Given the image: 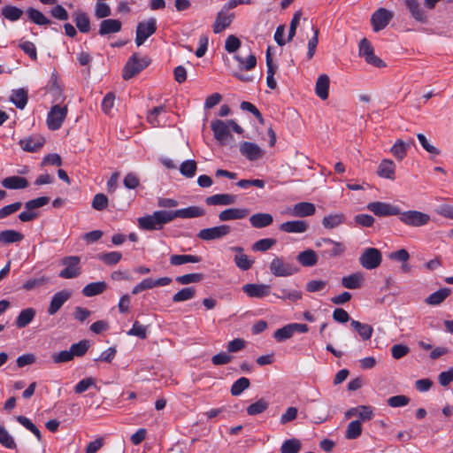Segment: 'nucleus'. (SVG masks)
Listing matches in <instances>:
<instances>
[{"label":"nucleus","instance_id":"43","mask_svg":"<svg viewBox=\"0 0 453 453\" xmlns=\"http://www.w3.org/2000/svg\"><path fill=\"white\" fill-rule=\"evenodd\" d=\"M26 12L30 21L36 25L44 26L50 24V20L35 8L29 7L27 9Z\"/></svg>","mask_w":453,"mask_h":453},{"label":"nucleus","instance_id":"23","mask_svg":"<svg viewBox=\"0 0 453 453\" xmlns=\"http://www.w3.org/2000/svg\"><path fill=\"white\" fill-rule=\"evenodd\" d=\"M44 142L42 136L35 134L20 140L19 145L26 151L35 152L43 146Z\"/></svg>","mask_w":453,"mask_h":453},{"label":"nucleus","instance_id":"5","mask_svg":"<svg viewBox=\"0 0 453 453\" xmlns=\"http://www.w3.org/2000/svg\"><path fill=\"white\" fill-rule=\"evenodd\" d=\"M315 246L318 248L325 247V249L321 251V254L322 256L327 257H340L346 250V247L342 242L334 241L330 238H321L317 240Z\"/></svg>","mask_w":453,"mask_h":453},{"label":"nucleus","instance_id":"21","mask_svg":"<svg viewBox=\"0 0 453 453\" xmlns=\"http://www.w3.org/2000/svg\"><path fill=\"white\" fill-rule=\"evenodd\" d=\"M227 11H226L224 8H222V10L218 12L217 14V17H216V19L214 21V24H213V32L215 34H219L221 33L222 31H224L226 27H228L234 18V13H226Z\"/></svg>","mask_w":453,"mask_h":453},{"label":"nucleus","instance_id":"42","mask_svg":"<svg viewBox=\"0 0 453 453\" xmlns=\"http://www.w3.org/2000/svg\"><path fill=\"white\" fill-rule=\"evenodd\" d=\"M24 235L15 230L8 229L0 232V243L11 244L22 241Z\"/></svg>","mask_w":453,"mask_h":453},{"label":"nucleus","instance_id":"37","mask_svg":"<svg viewBox=\"0 0 453 453\" xmlns=\"http://www.w3.org/2000/svg\"><path fill=\"white\" fill-rule=\"evenodd\" d=\"M296 260L303 266L311 267L318 263V256L314 250L309 249L300 252L296 257Z\"/></svg>","mask_w":453,"mask_h":453},{"label":"nucleus","instance_id":"46","mask_svg":"<svg viewBox=\"0 0 453 453\" xmlns=\"http://www.w3.org/2000/svg\"><path fill=\"white\" fill-rule=\"evenodd\" d=\"M201 257L196 255H172L170 257V264L172 265H181L187 263H199Z\"/></svg>","mask_w":453,"mask_h":453},{"label":"nucleus","instance_id":"36","mask_svg":"<svg viewBox=\"0 0 453 453\" xmlns=\"http://www.w3.org/2000/svg\"><path fill=\"white\" fill-rule=\"evenodd\" d=\"M395 165L392 160L384 159L378 167V174L380 177L394 180Z\"/></svg>","mask_w":453,"mask_h":453},{"label":"nucleus","instance_id":"39","mask_svg":"<svg viewBox=\"0 0 453 453\" xmlns=\"http://www.w3.org/2000/svg\"><path fill=\"white\" fill-rule=\"evenodd\" d=\"M106 288L107 285L104 281L91 282L86 285L81 292L83 296L91 297L102 294Z\"/></svg>","mask_w":453,"mask_h":453},{"label":"nucleus","instance_id":"24","mask_svg":"<svg viewBox=\"0 0 453 453\" xmlns=\"http://www.w3.org/2000/svg\"><path fill=\"white\" fill-rule=\"evenodd\" d=\"M122 23L119 19H107L100 22L98 34L105 36L111 34H116L121 30Z\"/></svg>","mask_w":453,"mask_h":453},{"label":"nucleus","instance_id":"18","mask_svg":"<svg viewBox=\"0 0 453 453\" xmlns=\"http://www.w3.org/2000/svg\"><path fill=\"white\" fill-rule=\"evenodd\" d=\"M240 153L250 161H255L264 156V150L256 143L243 142L240 144Z\"/></svg>","mask_w":453,"mask_h":453},{"label":"nucleus","instance_id":"58","mask_svg":"<svg viewBox=\"0 0 453 453\" xmlns=\"http://www.w3.org/2000/svg\"><path fill=\"white\" fill-rule=\"evenodd\" d=\"M275 244H276V240L273 238L260 239V240L257 241L252 245V250L253 251H262V252L267 251Z\"/></svg>","mask_w":453,"mask_h":453},{"label":"nucleus","instance_id":"14","mask_svg":"<svg viewBox=\"0 0 453 453\" xmlns=\"http://www.w3.org/2000/svg\"><path fill=\"white\" fill-rule=\"evenodd\" d=\"M67 114V107L54 105L47 117V124L50 130H58L62 126Z\"/></svg>","mask_w":453,"mask_h":453},{"label":"nucleus","instance_id":"30","mask_svg":"<svg viewBox=\"0 0 453 453\" xmlns=\"http://www.w3.org/2000/svg\"><path fill=\"white\" fill-rule=\"evenodd\" d=\"M165 112V107L163 105L154 107L148 113L147 119L153 127L163 126L166 122L165 117L163 116Z\"/></svg>","mask_w":453,"mask_h":453},{"label":"nucleus","instance_id":"40","mask_svg":"<svg viewBox=\"0 0 453 453\" xmlns=\"http://www.w3.org/2000/svg\"><path fill=\"white\" fill-rule=\"evenodd\" d=\"M345 222L343 213L329 214L323 218L322 226L326 229H333Z\"/></svg>","mask_w":453,"mask_h":453},{"label":"nucleus","instance_id":"4","mask_svg":"<svg viewBox=\"0 0 453 453\" xmlns=\"http://www.w3.org/2000/svg\"><path fill=\"white\" fill-rule=\"evenodd\" d=\"M150 64L147 58H139L136 53L133 54L123 69L124 80H129L140 72L144 70Z\"/></svg>","mask_w":453,"mask_h":453},{"label":"nucleus","instance_id":"32","mask_svg":"<svg viewBox=\"0 0 453 453\" xmlns=\"http://www.w3.org/2000/svg\"><path fill=\"white\" fill-rule=\"evenodd\" d=\"M273 218L270 213H256L250 217V223L255 228H263L272 225Z\"/></svg>","mask_w":453,"mask_h":453},{"label":"nucleus","instance_id":"56","mask_svg":"<svg viewBox=\"0 0 453 453\" xmlns=\"http://www.w3.org/2000/svg\"><path fill=\"white\" fill-rule=\"evenodd\" d=\"M234 59L240 64L242 69L247 71L255 68L257 65V58L256 56L253 54H250L246 58L239 55H235Z\"/></svg>","mask_w":453,"mask_h":453},{"label":"nucleus","instance_id":"49","mask_svg":"<svg viewBox=\"0 0 453 453\" xmlns=\"http://www.w3.org/2000/svg\"><path fill=\"white\" fill-rule=\"evenodd\" d=\"M269 406V403L264 399L260 398L254 403H251L247 408V413L250 416H255L263 413L265 411L267 410Z\"/></svg>","mask_w":453,"mask_h":453},{"label":"nucleus","instance_id":"16","mask_svg":"<svg viewBox=\"0 0 453 453\" xmlns=\"http://www.w3.org/2000/svg\"><path fill=\"white\" fill-rule=\"evenodd\" d=\"M172 282V279L169 277H162L157 280H152L151 278H147L138 283L134 287L132 293L134 295H137L142 291L150 289L156 287H163L167 286Z\"/></svg>","mask_w":453,"mask_h":453},{"label":"nucleus","instance_id":"9","mask_svg":"<svg viewBox=\"0 0 453 453\" xmlns=\"http://www.w3.org/2000/svg\"><path fill=\"white\" fill-rule=\"evenodd\" d=\"M359 56L363 57L367 64L375 67H384L386 65L383 60L374 54L373 48L366 38H363L359 42Z\"/></svg>","mask_w":453,"mask_h":453},{"label":"nucleus","instance_id":"34","mask_svg":"<svg viewBox=\"0 0 453 453\" xmlns=\"http://www.w3.org/2000/svg\"><path fill=\"white\" fill-rule=\"evenodd\" d=\"M231 250L237 252L234 256V262L239 269L246 271L252 266L253 261L243 253V249L242 247H233Z\"/></svg>","mask_w":453,"mask_h":453},{"label":"nucleus","instance_id":"31","mask_svg":"<svg viewBox=\"0 0 453 453\" xmlns=\"http://www.w3.org/2000/svg\"><path fill=\"white\" fill-rule=\"evenodd\" d=\"M1 184L4 188L8 189H23L28 187L27 180L18 175L4 179Z\"/></svg>","mask_w":453,"mask_h":453},{"label":"nucleus","instance_id":"44","mask_svg":"<svg viewBox=\"0 0 453 453\" xmlns=\"http://www.w3.org/2000/svg\"><path fill=\"white\" fill-rule=\"evenodd\" d=\"M74 22L77 28L81 33H88L90 30V20L87 13L83 12H76L74 14Z\"/></svg>","mask_w":453,"mask_h":453},{"label":"nucleus","instance_id":"62","mask_svg":"<svg viewBox=\"0 0 453 453\" xmlns=\"http://www.w3.org/2000/svg\"><path fill=\"white\" fill-rule=\"evenodd\" d=\"M293 333H292V330L290 328V326L289 324L284 326L283 327L281 328H279L277 329L274 334H273V337L274 339L279 342H284L286 340H288L290 339L292 336H293Z\"/></svg>","mask_w":453,"mask_h":453},{"label":"nucleus","instance_id":"6","mask_svg":"<svg viewBox=\"0 0 453 453\" xmlns=\"http://www.w3.org/2000/svg\"><path fill=\"white\" fill-rule=\"evenodd\" d=\"M81 258L78 256H68L62 259V265L65 266L58 273L63 279H74L81 273L80 266Z\"/></svg>","mask_w":453,"mask_h":453},{"label":"nucleus","instance_id":"63","mask_svg":"<svg viewBox=\"0 0 453 453\" xmlns=\"http://www.w3.org/2000/svg\"><path fill=\"white\" fill-rule=\"evenodd\" d=\"M240 47H241V41L237 36H235L234 35L227 36V38L226 39V42H225V50L228 53L235 52L236 50H239Z\"/></svg>","mask_w":453,"mask_h":453},{"label":"nucleus","instance_id":"17","mask_svg":"<svg viewBox=\"0 0 453 453\" xmlns=\"http://www.w3.org/2000/svg\"><path fill=\"white\" fill-rule=\"evenodd\" d=\"M71 292L66 289L55 293L50 300L47 311L48 314L50 316L56 314L64 305V303L71 298Z\"/></svg>","mask_w":453,"mask_h":453},{"label":"nucleus","instance_id":"47","mask_svg":"<svg viewBox=\"0 0 453 453\" xmlns=\"http://www.w3.org/2000/svg\"><path fill=\"white\" fill-rule=\"evenodd\" d=\"M449 294L450 290L449 288H441L431 294L426 298V303L430 305H439L449 296Z\"/></svg>","mask_w":453,"mask_h":453},{"label":"nucleus","instance_id":"52","mask_svg":"<svg viewBox=\"0 0 453 453\" xmlns=\"http://www.w3.org/2000/svg\"><path fill=\"white\" fill-rule=\"evenodd\" d=\"M362 434V426L360 420L351 421L346 430L345 437L349 440L357 439Z\"/></svg>","mask_w":453,"mask_h":453},{"label":"nucleus","instance_id":"54","mask_svg":"<svg viewBox=\"0 0 453 453\" xmlns=\"http://www.w3.org/2000/svg\"><path fill=\"white\" fill-rule=\"evenodd\" d=\"M301 449V442L296 438L286 440L281 447L280 453H298Z\"/></svg>","mask_w":453,"mask_h":453},{"label":"nucleus","instance_id":"11","mask_svg":"<svg viewBox=\"0 0 453 453\" xmlns=\"http://www.w3.org/2000/svg\"><path fill=\"white\" fill-rule=\"evenodd\" d=\"M156 19L150 18L146 21L140 22L136 27L135 43L137 46L143 44L144 42L156 32Z\"/></svg>","mask_w":453,"mask_h":453},{"label":"nucleus","instance_id":"61","mask_svg":"<svg viewBox=\"0 0 453 453\" xmlns=\"http://www.w3.org/2000/svg\"><path fill=\"white\" fill-rule=\"evenodd\" d=\"M203 279L202 273H188L176 278V281L182 285L200 282Z\"/></svg>","mask_w":453,"mask_h":453},{"label":"nucleus","instance_id":"28","mask_svg":"<svg viewBox=\"0 0 453 453\" xmlns=\"http://www.w3.org/2000/svg\"><path fill=\"white\" fill-rule=\"evenodd\" d=\"M364 276L361 273H354L342 278V286L348 289L360 288L364 283Z\"/></svg>","mask_w":453,"mask_h":453},{"label":"nucleus","instance_id":"50","mask_svg":"<svg viewBox=\"0 0 453 453\" xmlns=\"http://www.w3.org/2000/svg\"><path fill=\"white\" fill-rule=\"evenodd\" d=\"M276 297L283 299V300H290L296 302L302 298V293L298 290L288 289L285 288H281L279 289V293L273 294Z\"/></svg>","mask_w":453,"mask_h":453},{"label":"nucleus","instance_id":"53","mask_svg":"<svg viewBox=\"0 0 453 453\" xmlns=\"http://www.w3.org/2000/svg\"><path fill=\"white\" fill-rule=\"evenodd\" d=\"M196 289L192 287H188L180 289L173 296V303L185 302L192 299L195 296Z\"/></svg>","mask_w":453,"mask_h":453},{"label":"nucleus","instance_id":"26","mask_svg":"<svg viewBox=\"0 0 453 453\" xmlns=\"http://www.w3.org/2000/svg\"><path fill=\"white\" fill-rule=\"evenodd\" d=\"M236 202V196L232 194H216L206 197L205 203L207 205H232Z\"/></svg>","mask_w":453,"mask_h":453},{"label":"nucleus","instance_id":"57","mask_svg":"<svg viewBox=\"0 0 453 453\" xmlns=\"http://www.w3.org/2000/svg\"><path fill=\"white\" fill-rule=\"evenodd\" d=\"M16 419L21 426H23L31 433H33L38 441L42 440V434L40 430L35 426V425L33 424V422L28 418L25 416H18Z\"/></svg>","mask_w":453,"mask_h":453},{"label":"nucleus","instance_id":"19","mask_svg":"<svg viewBox=\"0 0 453 453\" xmlns=\"http://www.w3.org/2000/svg\"><path fill=\"white\" fill-rule=\"evenodd\" d=\"M250 214V210L247 208H235L231 207L225 209L219 214V219L222 222L243 219Z\"/></svg>","mask_w":453,"mask_h":453},{"label":"nucleus","instance_id":"20","mask_svg":"<svg viewBox=\"0 0 453 453\" xmlns=\"http://www.w3.org/2000/svg\"><path fill=\"white\" fill-rule=\"evenodd\" d=\"M172 216V221L176 218L180 219H194L203 217L205 214V211L199 206H189L176 211H170Z\"/></svg>","mask_w":453,"mask_h":453},{"label":"nucleus","instance_id":"64","mask_svg":"<svg viewBox=\"0 0 453 453\" xmlns=\"http://www.w3.org/2000/svg\"><path fill=\"white\" fill-rule=\"evenodd\" d=\"M434 211L443 218L453 220V205L451 204L441 203L435 208Z\"/></svg>","mask_w":453,"mask_h":453},{"label":"nucleus","instance_id":"8","mask_svg":"<svg viewBox=\"0 0 453 453\" xmlns=\"http://www.w3.org/2000/svg\"><path fill=\"white\" fill-rule=\"evenodd\" d=\"M232 231V228L228 225H219L213 227L201 229L197 237L203 241L210 242L213 240L222 239L228 235Z\"/></svg>","mask_w":453,"mask_h":453},{"label":"nucleus","instance_id":"2","mask_svg":"<svg viewBox=\"0 0 453 453\" xmlns=\"http://www.w3.org/2000/svg\"><path fill=\"white\" fill-rule=\"evenodd\" d=\"M211 127L214 137L219 142H224L230 136L231 129L237 134L243 132V129L233 119L226 121L216 119L211 122Z\"/></svg>","mask_w":453,"mask_h":453},{"label":"nucleus","instance_id":"41","mask_svg":"<svg viewBox=\"0 0 453 453\" xmlns=\"http://www.w3.org/2000/svg\"><path fill=\"white\" fill-rule=\"evenodd\" d=\"M350 325L358 333L362 340L367 341L371 339L373 333V328L371 325L354 319L351 320Z\"/></svg>","mask_w":453,"mask_h":453},{"label":"nucleus","instance_id":"33","mask_svg":"<svg viewBox=\"0 0 453 453\" xmlns=\"http://www.w3.org/2000/svg\"><path fill=\"white\" fill-rule=\"evenodd\" d=\"M36 315V311L34 308H27L22 310L16 320L15 325L18 328H24L28 326L35 319Z\"/></svg>","mask_w":453,"mask_h":453},{"label":"nucleus","instance_id":"60","mask_svg":"<svg viewBox=\"0 0 453 453\" xmlns=\"http://www.w3.org/2000/svg\"><path fill=\"white\" fill-rule=\"evenodd\" d=\"M88 341H80L77 343H73L70 347V350L72 353L73 357H82L86 354V352L88 349Z\"/></svg>","mask_w":453,"mask_h":453},{"label":"nucleus","instance_id":"15","mask_svg":"<svg viewBox=\"0 0 453 453\" xmlns=\"http://www.w3.org/2000/svg\"><path fill=\"white\" fill-rule=\"evenodd\" d=\"M404 5L414 20L423 24L426 23L427 14L421 6L420 0H404Z\"/></svg>","mask_w":453,"mask_h":453},{"label":"nucleus","instance_id":"29","mask_svg":"<svg viewBox=\"0 0 453 453\" xmlns=\"http://www.w3.org/2000/svg\"><path fill=\"white\" fill-rule=\"evenodd\" d=\"M330 79L326 74H320L315 85V93L322 100L328 98Z\"/></svg>","mask_w":453,"mask_h":453},{"label":"nucleus","instance_id":"25","mask_svg":"<svg viewBox=\"0 0 453 453\" xmlns=\"http://www.w3.org/2000/svg\"><path fill=\"white\" fill-rule=\"evenodd\" d=\"M242 290L250 297L262 298L270 294V286L265 284H246Z\"/></svg>","mask_w":453,"mask_h":453},{"label":"nucleus","instance_id":"3","mask_svg":"<svg viewBox=\"0 0 453 453\" xmlns=\"http://www.w3.org/2000/svg\"><path fill=\"white\" fill-rule=\"evenodd\" d=\"M398 219L403 224L411 227L424 226L431 220L429 214L416 210H409L405 211H402L400 210Z\"/></svg>","mask_w":453,"mask_h":453},{"label":"nucleus","instance_id":"27","mask_svg":"<svg viewBox=\"0 0 453 453\" xmlns=\"http://www.w3.org/2000/svg\"><path fill=\"white\" fill-rule=\"evenodd\" d=\"M316 207L313 203L309 202H301L294 205L290 211V214L294 217H308L315 213Z\"/></svg>","mask_w":453,"mask_h":453},{"label":"nucleus","instance_id":"22","mask_svg":"<svg viewBox=\"0 0 453 453\" xmlns=\"http://www.w3.org/2000/svg\"><path fill=\"white\" fill-rule=\"evenodd\" d=\"M280 230L288 234H302L308 230L309 224L305 220L287 221L280 225Z\"/></svg>","mask_w":453,"mask_h":453},{"label":"nucleus","instance_id":"12","mask_svg":"<svg viewBox=\"0 0 453 453\" xmlns=\"http://www.w3.org/2000/svg\"><path fill=\"white\" fill-rule=\"evenodd\" d=\"M367 209L378 217L398 216L400 208L395 204L384 202H372Z\"/></svg>","mask_w":453,"mask_h":453},{"label":"nucleus","instance_id":"38","mask_svg":"<svg viewBox=\"0 0 453 453\" xmlns=\"http://www.w3.org/2000/svg\"><path fill=\"white\" fill-rule=\"evenodd\" d=\"M27 91L24 88L14 89L12 91L10 101L19 109H24L27 104Z\"/></svg>","mask_w":453,"mask_h":453},{"label":"nucleus","instance_id":"45","mask_svg":"<svg viewBox=\"0 0 453 453\" xmlns=\"http://www.w3.org/2000/svg\"><path fill=\"white\" fill-rule=\"evenodd\" d=\"M1 15L4 19L14 22L21 18V16L23 15V11L13 5H6L2 8Z\"/></svg>","mask_w":453,"mask_h":453},{"label":"nucleus","instance_id":"1","mask_svg":"<svg viewBox=\"0 0 453 453\" xmlns=\"http://www.w3.org/2000/svg\"><path fill=\"white\" fill-rule=\"evenodd\" d=\"M172 222L170 211H156L152 214L138 219V226L142 230H161L165 225Z\"/></svg>","mask_w":453,"mask_h":453},{"label":"nucleus","instance_id":"35","mask_svg":"<svg viewBox=\"0 0 453 453\" xmlns=\"http://www.w3.org/2000/svg\"><path fill=\"white\" fill-rule=\"evenodd\" d=\"M414 144L413 140L403 142V140H397L391 148L392 154L398 160H402L407 154V150L411 146Z\"/></svg>","mask_w":453,"mask_h":453},{"label":"nucleus","instance_id":"10","mask_svg":"<svg viewBox=\"0 0 453 453\" xmlns=\"http://www.w3.org/2000/svg\"><path fill=\"white\" fill-rule=\"evenodd\" d=\"M394 12L386 8H379L371 17V24L374 32L384 29L393 19Z\"/></svg>","mask_w":453,"mask_h":453},{"label":"nucleus","instance_id":"55","mask_svg":"<svg viewBox=\"0 0 453 453\" xmlns=\"http://www.w3.org/2000/svg\"><path fill=\"white\" fill-rule=\"evenodd\" d=\"M196 168L197 165L195 160H186L180 164V172L183 176L192 178L196 174Z\"/></svg>","mask_w":453,"mask_h":453},{"label":"nucleus","instance_id":"7","mask_svg":"<svg viewBox=\"0 0 453 453\" xmlns=\"http://www.w3.org/2000/svg\"><path fill=\"white\" fill-rule=\"evenodd\" d=\"M382 261L381 252L376 248L365 249L359 257L360 265L367 269L372 270L380 266Z\"/></svg>","mask_w":453,"mask_h":453},{"label":"nucleus","instance_id":"13","mask_svg":"<svg viewBox=\"0 0 453 453\" xmlns=\"http://www.w3.org/2000/svg\"><path fill=\"white\" fill-rule=\"evenodd\" d=\"M270 271L276 277H288L295 274L297 268L288 263H285L281 257H276L270 263Z\"/></svg>","mask_w":453,"mask_h":453},{"label":"nucleus","instance_id":"59","mask_svg":"<svg viewBox=\"0 0 453 453\" xmlns=\"http://www.w3.org/2000/svg\"><path fill=\"white\" fill-rule=\"evenodd\" d=\"M0 443L7 449H15L16 443L4 426L0 425Z\"/></svg>","mask_w":453,"mask_h":453},{"label":"nucleus","instance_id":"51","mask_svg":"<svg viewBox=\"0 0 453 453\" xmlns=\"http://www.w3.org/2000/svg\"><path fill=\"white\" fill-rule=\"evenodd\" d=\"M121 258L122 254L119 251H111L98 255V259L107 265H114L118 264Z\"/></svg>","mask_w":453,"mask_h":453},{"label":"nucleus","instance_id":"48","mask_svg":"<svg viewBox=\"0 0 453 453\" xmlns=\"http://www.w3.org/2000/svg\"><path fill=\"white\" fill-rule=\"evenodd\" d=\"M250 386V380L246 377H241L235 380L230 389L231 395L234 396L240 395L244 390Z\"/></svg>","mask_w":453,"mask_h":453}]
</instances>
